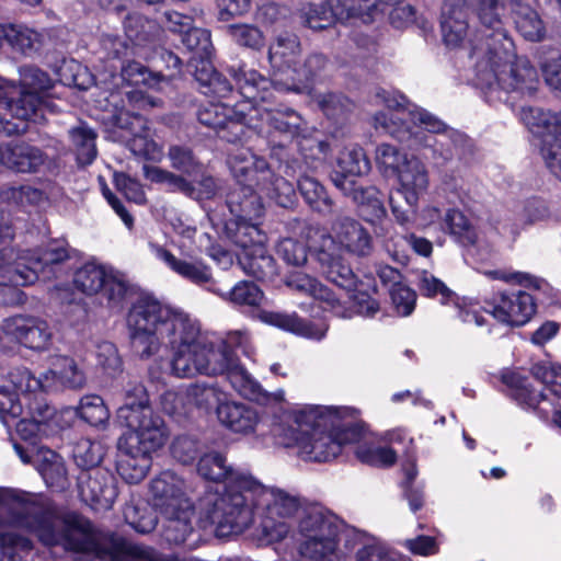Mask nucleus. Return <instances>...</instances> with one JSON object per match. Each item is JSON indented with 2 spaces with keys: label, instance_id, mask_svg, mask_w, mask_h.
<instances>
[{
  "label": "nucleus",
  "instance_id": "obj_1",
  "mask_svg": "<svg viewBox=\"0 0 561 561\" xmlns=\"http://www.w3.org/2000/svg\"><path fill=\"white\" fill-rule=\"evenodd\" d=\"M239 486L247 493V506L261 518L257 538L262 545L285 539L290 530V520L298 515L297 529L301 536L300 554L308 561H350L357 545V534L346 530L343 523L321 506L301 507L299 499L282 489L265 486L252 476H239Z\"/></svg>",
  "mask_w": 561,
  "mask_h": 561
},
{
  "label": "nucleus",
  "instance_id": "obj_2",
  "mask_svg": "<svg viewBox=\"0 0 561 561\" xmlns=\"http://www.w3.org/2000/svg\"><path fill=\"white\" fill-rule=\"evenodd\" d=\"M228 164L237 184L226 199L231 217L222 219V224L233 231L232 241L241 249L238 255L240 267L257 279H272L277 275V266L266 250L267 237L259 228L264 205L253 186L282 207L294 203L295 188L284 178L275 176L267 162L249 148L236 149L229 154Z\"/></svg>",
  "mask_w": 561,
  "mask_h": 561
},
{
  "label": "nucleus",
  "instance_id": "obj_3",
  "mask_svg": "<svg viewBox=\"0 0 561 561\" xmlns=\"http://www.w3.org/2000/svg\"><path fill=\"white\" fill-rule=\"evenodd\" d=\"M0 506L8 510L10 525L34 534L47 547L94 553L103 561H171V554H161L113 534L96 533L81 515H57L50 503L38 494L0 488Z\"/></svg>",
  "mask_w": 561,
  "mask_h": 561
},
{
  "label": "nucleus",
  "instance_id": "obj_4",
  "mask_svg": "<svg viewBox=\"0 0 561 561\" xmlns=\"http://www.w3.org/2000/svg\"><path fill=\"white\" fill-rule=\"evenodd\" d=\"M127 324L134 352L149 358L162 345L172 350L170 373L176 378L217 376L222 366L211 343L202 336L199 322L188 313L162 305L150 296L140 297L131 307Z\"/></svg>",
  "mask_w": 561,
  "mask_h": 561
},
{
  "label": "nucleus",
  "instance_id": "obj_5",
  "mask_svg": "<svg viewBox=\"0 0 561 561\" xmlns=\"http://www.w3.org/2000/svg\"><path fill=\"white\" fill-rule=\"evenodd\" d=\"M342 412L316 404H296L285 411L272 427L276 444L296 448L306 461L325 462L334 459L347 445Z\"/></svg>",
  "mask_w": 561,
  "mask_h": 561
},
{
  "label": "nucleus",
  "instance_id": "obj_6",
  "mask_svg": "<svg viewBox=\"0 0 561 561\" xmlns=\"http://www.w3.org/2000/svg\"><path fill=\"white\" fill-rule=\"evenodd\" d=\"M117 420L128 428L118 442L122 457L117 472L127 483L136 484L146 478L152 465V454L164 446L169 432L164 421L149 405L141 385L126 390Z\"/></svg>",
  "mask_w": 561,
  "mask_h": 561
},
{
  "label": "nucleus",
  "instance_id": "obj_7",
  "mask_svg": "<svg viewBox=\"0 0 561 561\" xmlns=\"http://www.w3.org/2000/svg\"><path fill=\"white\" fill-rule=\"evenodd\" d=\"M374 102L386 108L373 116V125L377 130L401 141L410 140L415 146L431 148L434 159H442L444 162L453 159L455 149L451 142L458 135L438 117L410 104L405 96L398 92L379 90Z\"/></svg>",
  "mask_w": 561,
  "mask_h": 561
},
{
  "label": "nucleus",
  "instance_id": "obj_8",
  "mask_svg": "<svg viewBox=\"0 0 561 561\" xmlns=\"http://www.w3.org/2000/svg\"><path fill=\"white\" fill-rule=\"evenodd\" d=\"M469 57L474 72L473 83L490 96L500 99L501 92L513 91L531 93L537 88V70L526 57L517 56L511 37L474 45Z\"/></svg>",
  "mask_w": 561,
  "mask_h": 561
},
{
  "label": "nucleus",
  "instance_id": "obj_9",
  "mask_svg": "<svg viewBox=\"0 0 561 561\" xmlns=\"http://www.w3.org/2000/svg\"><path fill=\"white\" fill-rule=\"evenodd\" d=\"M198 473L210 481H225V488L219 494H207L201 502L205 516L199 522L203 527L207 524L216 526L218 536H228L240 531L250 520L251 511L247 506V493L239 486V476H251L241 470H234L227 465L224 455L217 451L205 454L197 465Z\"/></svg>",
  "mask_w": 561,
  "mask_h": 561
},
{
  "label": "nucleus",
  "instance_id": "obj_10",
  "mask_svg": "<svg viewBox=\"0 0 561 561\" xmlns=\"http://www.w3.org/2000/svg\"><path fill=\"white\" fill-rule=\"evenodd\" d=\"M229 75L233 79L238 93L249 100L247 126L261 135L272 136L279 134L291 139L305 130V121L294 110L287 107L267 108L260 105L259 101L265 102L274 98L275 82L260 75L256 70L244 69L243 67L230 68Z\"/></svg>",
  "mask_w": 561,
  "mask_h": 561
},
{
  "label": "nucleus",
  "instance_id": "obj_11",
  "mask_svg": "<svg viewBox=\"0 0 561 561\" xmlns=\"http://www.w3.org/2000/svg\"><path fill=\"white\" fill-rule=\"evenodd\" d=\"M375 159L383 175H394L398 180L399 187L389 197L396 220L402 226L412 222L420 197L427 191L430 183L425 164L389 144L376 148Z\"/></svg>",
  "mask_w": 561,
  "mask_h": 561
},
{
  "label": "nucleus",
  "instance_id": "obj_12",
  "mask_svg": "<svg viewBox=\"0 0 561 561\" xmlns=\"http://www.w3.org/2000/svg\"><path fill=\"white\" fill-rule=\"evenodd\" d=\"M16 419V435L30 447L24 448L30 454L36 451V443L48 436L54 426L62 427L58 413H55L44 396L26 393V391H12L7 386L0 387V420L11 427Z\"/></svg>",
  "mask_w": 561,
  "mask_h": 561
},
{
  "label": "nucleus",
  "instance_id": "obj_13",
  "mask_svg": "<svg viewBox=\"0 0 561 561\" xmlns=\"http://www.w3.org/2000/svg\"><path fill=\"white\" fill-rule=\"evenodd\" d=\"M152 504L163 518L162 536L182 543L193 530L194 506L186 495L184 480L171 470L159 473L150 483Z\"/></svg>",
  "mask_w": 561,
  "mask_h": 561
},
{
  "label": "nucleus",
  "instance_id": "obj_14",
  "mask_svg": "<svg viewBox=\"0 0 561 561\" xmlns=\"http://www.w3.org/2000/svg\"><path fill=\"white\" fill-rule=\"evenodd\" d=\"M9 378L13 389L38 396L59 388L78 390L87 385L84 370L73 358L64 355L54 357L49 369L39 377L26 367H19L10 373Z\"/></svg>",
  "mask_w": 561,
  "mask_h": 561
},
{
  "label": "nucleus",
  "instance_id": "obj_15",
  "mask_svg": "<svg viewBox=\"0 0 561 561\" xmlns=\"http://www.w3.org/2000/svg\"><path fill=\"white\" fill-rule=\"evenodd\" d=\"M68 259V251L58 244L49 245L37 256L18 254L13 249L0 250V285L26 286L38 279L46 270H55Z\"/></svg>",
  "mask_w": 561,
  "mask_h": 561
},
{
  "label": "nucleus",
  "instance_id": "obj_16",
  "mask_svg": "<svg viewBox=\"0 0 561 561\" xmlns=\"http://www.w3.org/2000/svg\"><path fill=\"white\" fill-rule=\"evenodd\" d=\"M53 88V80L43 70L33 66L20 68V89L5 102L8 111L21 121L41 123L48 108L47 92Z\"/></svg>",
  "mask_w": 561,
  "mask_h": 561
},
{
  "label": "nucleus",
  "instance_id": "obj_17",
  "mask_svg": "<svg viewBox=\"0 0 561 561\" xmlns=\"http://www.w3.org/2000/svg\"><path fill=\"white\" fill-rule=\"evenodd\" d=\"M76 288L84 295L101 294L107 307L122 310L127 301L129 285L124 275L114 268L89 261L79 266L72 278Z\"/></svg>",
  "mask_w": 561,
  "mask_h": 561
},
{
  "label": "nucleus",
  "instance_id": "obj_18",
  "mask_svg": "<svg viewBox=\"0 0 561 561\" xmlns=\"http://www.w3.org/2000/svg\"><path fill=\"white\" fill-rule=\"evenodd\" d=\"M308 238L310 248L339 254L348 252L365 256L373 249L369 232L356 219L348 216H339L334 219L328 233L310 230Z\"/></svg>",
  "mask_w": 561,
  "mask_h": 561
},
{
  "label": "nucleus",
  "instance_id": "obj_19",
  "mask_svg": "<svg viewBox=\"0 0 561 561\" xmlns=\"http://www.w3.org/2000/svg\"><path fill=\"white\" fill-rule=\"evenodd\" d=\"M520 119L540 139V153L547 168L561 180V116L535 107H523Z\"/></svg>",
  "mask_w": 561,
  "mask_h": 561
},
{
  "label": "nucleus",
  "instance_id": "obj_20",
  "mask_svg": "<svg viewBox=\"0 0 561 561\" xmlns=\"http://www.w3.org/2000/svg\"><path fill=\"white\" fill-rule=\"evenodd\" d=\"M249 100L243 99L233 107L222 102H207L197 112L199 123L211 128L216 134L229 141L240 140L245 133Z\"/></svg>",
  "mask_w": 561,
  "mask_h": 561
},
{
  "label": "nucleus",
  "instance_id": "obj_21",
  "mask_svg": "<svg viewBox=\"0 0 561 561\" xmlns=\"http://www.w3.org/2000/svg\"><path fill=\"white\" fill-rule=\"evenodd\" d=\"M114 140L127 142L131 152L147 160L159 161L163 151L151 137L146 119L139 114L127 110H115L112 117Z\"/></svg>",
  "mask_w": 561,
  "mask_h": 561
},
{
  "label": "nucleus",
  "instance_id": "obj_22",
  "mask_svg": "<svg viewBox=\"0 0 561 561\" xmlns=\"http://www.w3.org/2000/svg\"><path fill=\"white\" fill-rule=\"evenodd\" d=\"M222 370L218 375H226L231 386L243 397L266 407H278L285 402V391L277 389L268 392L240 365L237 356H229L226 352L218 354Z\"/></svg>",
  "mask_w": 561,
  "mask_h": 561
},
{
  "label": "nucleus",
  "instance_id": "obj_23",
  "mask_svg": "<svg viewBox=\"0 0 561 561\" xmlns=\"http://www.w3.org/2000/svg\"><path fill=\"white\" fill-rule=\"evenodd\" d=\"M535 298L525 290L503 291L486 302L485 312L510 327H522L536 313Z\"/></svg>",
  "mask_w": 561,
  "mask_h": 561
},
{
  "label": "nucleus",
  "instance_id": "obj_24",
  "mask_svg": "<svg viewBox=\"0 0 561 561\" xmlns=\"http://www.w3.org/2000/svg\"><path fill=\"white\" fill-rule=\"evenodd\" d=\"M417 286L420 291L427 297L437 298L440 304L447 305L454 302L457 309L458 318L467 324L482 327L485 323V317L480 311L479 304L468 298H458L439 278L427 271H422L417 275Z\"/></svg>",
  "mask_w": 561,
  "mask_h": 561
},
{
  "label": "nucleus",
  "instance_id": "obj_25",
  "mask_svg": "<svg viewBox=\"0 0 561 561\" xmlns=\"http://www.w3.org/2000/svg\"><path fill=\"white\" fill-rule=\"evenodd\" d=\"M1 331L21 345L36 352L50 347L53 332L45 320L30 316H14L3 320Z\"/></svg>",
  "mask_w": 561,
  "mask_h": 561
},
{
  "label": "nucleus",
  "instance_id": "obj_26",
  "mask_svg": "<svg viewBox=\"0 0 561 561\" xmlns=\"http://www.w3.org/2000/svg\"><path fill=\"white\" fill-rule=\"evenodd\" d=\"M518 0H471L474 13L483 28L481 38L470 39V50L474 45H483L485 42H502L504 37H511L505 28L507 4L512 10Z\"/></svg>",
  "mask_w": 561,
  "mask_h": 561
},
{
  "label": "nucleus",
  "instance_id": "obj_27",
  "mask_svg": "<svg viewBox=\"0 0 561 561\" xmlns=\"http://www.w3.org/2000/svg\"><path fill=\"white\" fill-rule=\"evenodd\" d=\"M503 382L512 389V397L525 409L536 410L542 419L552 413L553 423L561 428V410H558L542 389H537L528 378L519 373H506Z\"/></svg>",
  "mask_w": 561,
  "mask_h": 561
},
{
  "label": "nucleus",
  "instance_id": "obj_28",
  "mask_svg": "<svg viewBox=\"0 0 561 561\" xmlns=\"http://www.w3.org/2000/svg\"><path fill=\"white\" fill-rule=\"evenodd\" d=\"M347 444H355V455L364 463L376 467L392 466L397 460L394 450L382 445L381 437L367 432L358 424H351L345 430Z\"/></svg>",
  "mask_w": 561,
  "mask_h": 561
},
{
  "label": "nucleus",
  "instance_id": "obj_29",
  "mask_svg": "<svg viewBox=\"0 0 561 561\" xmlns=\"http://www.w3.org/2000/svg\"><path fill=\"white\" fill-rule=\"evenodd\" d=\"M16 455L23 463L33 462L45 483L51 488L64 489L67 482V470L64 459L54 450L38 447L36 451L30 454L18 443L13 444Z\"/></svg>",
  "mask_w": 561,
  "mask_h": 561
},
{
  "label": "nucleus",
  "instance_id": "obj_30",
  "mask_svg": "<svg viewBox=\"0 0 561 561\" xmlns=\"http://www.w3.org/2000/svg\"><path fill=\"white\" fill-rule=\"evenodd\" d=\"M79 492L82 500L96 510H108L117 497L114 477L105 470L82 473L79 478Z\"/></svg>",
  "mask_w": 561,
  "mask_h": 561
},
{
  "label": "nucleus",
  "instance_id": "obj_31",
  "mask_svg": "<svg viewBox=\"0 0 561 561\" xmlns=\"http://www.w3.org/2000/svg\"><path fill=\"white\" fill-rule=\"evenodd\" d=\"M48 162V156L27 142H9L0 146V164L19 173H37Z\"/></svg>",
  "mask_w": 561,
  "mask_h": 561
},
{
  "label": "nucleus",
  "instance_id": "obj_32",
  "mask_svg": "<svg viewBox=\"0 0 561 561\" xmlns=\"http://www.w3.org/2000/svg\"><path fill=\"white\" fill-rule=\"evenodd\" d=\"M362 5L356 8L354 2L346 0H327L320 4H310L305 11L306 23L310 28L322 30L335 22L344 23L358 19Z\"/></svg>",
  "mask_w": 561,
  "mask_h": 561
},
{
  "label": "nucleus",
  "instance_id": "obj_33",
  "mask_svg": "<svg viewBox=\"0 0 561 561\" xmlns=\"http://www.w3.org/2000/svg\"><path fill=\"white\" fill-rule=\"evenodd\" d=\"M325 64L327 60L321 54H312L304 62L298 60V65L290 70L288 80L283 78L273 80L275 89L311 94L313 79L323 70Z\"/></svg>",
  "mask_w": 561,
  "mask_h": 561
},
{
  "label": "nucleus",
  "instance_id": "obj_34",
  "mask_svg": "<svg viewBox=\"0 0 561 561\" xmlns=\"http://www.w3.org/2000/svg\"><path fill=\"white\" fill-rule=\"evenodd\" d=\"M300 43L293 34H283L270 45L268 60L275 79L288 80L290 70L298 65Z\"/></svg>",
  "mask_w": 561,
  "mask_h": 561
},
{
  "label": "nucleus",
  "instance_id": "obj_35",
  "mask_svg": "<svg viewBox=\"0 0 561 561\" xmlns=\"http://www.w3.org/2000/svg\"><path fill=\"white\" fill-rule=\"evenodd\" d=\"M149 249L156 259L165 263L171 271L191 283L198 286L211 283L210 268L203 262L178 259L170 251L156 243H150Z\"/></svg>",
  "mask_w": 561,
  "mask_h": 561
},
{
  "label": "nucleus",
  "instance_id": "obj_36",
  "mask_svg": "<svg viewBox=\"0 0 561 561\" xmlns=\"http://www.w3.org/2000/svg\"><path fill=\"white\" fill-rule=\"evenodd\" d=\"M370 170V162L367 159L363 148L358 146H347L339 154L336 168L332 175V181L336 187L346 191L347 184H353L352 176L367 174Z\"/></svg>",
  "mask_w": 561,
  "mask_h": 561
},
{
  "label": "nucleus",
  "instance_id": "obj_37",
  "mask_svg": "<svg viewBox=\"0 0 561 561\" xmlns=\"http://www.w3.org/2000/svg\"><path fill=\"white\" fill-rule=\"evenodd\" d=\"M286 285L295 291L308 295L314 300H318L323 310H331L339 317H347L341 311L340 301L332 290L312 276L299 271L293 272L287 276Z\"/></svg>",
  "mask_w": 561,
  "mask_h": 561
},
{
  "label": "nucleus",
  "instance_id": "obj_38",
  "mask_svg": "<svg viewBox=\"0 0 561 561\" xmlns=\"http://www.w3.org/2000/svg\"><path fill=\"white\" fill-rule=\"evenodd\" d=\"M257 318L260 321L266 324L274 325L284 331L312 340L323 339L328 331V327L325 323L310 322L300 319L296 314L261 310L257 313Z\"/></svg>",
  "mask_w": 561,
  "mask_h": 561
},
{
  "label": "nucleus",
  "instance_id": "obj_39",
  "mask_svg": "<svg viewBox=\"0 0 561 561\" xmlns=\"http://www.w3.org/2000/svg\"><path fill=\"white\" fill-rule=\"evenodd\" d=\"M442 34L445 44L458 47L468 33L465 0H446L442 9Z\"/></svg>",
  "mask_w": 561,
  "mask_h": 561
},
{
  "label": "nucleus",
  "instance_id": "obj_40",
  "mask_svg": "<svg viewBox=\"0 0 561 561\" xmlns=\"http://www.w3.org/2000/svg\"><path fill=\"white\" fill-rule=\"evenodd\" d=\"M217 417L225 427L238 434L252 433L259 423V415L254 409L242 403L229 402L227 399L219 404Z\"/></svg>",
  "mask_w": 561,
  "mask_h": 561
},
{
  "label": "nucleus",
  "instance_id": "obj_41",
  "mask_svg": "<svg viewBox=\"0 0 561 561\" xmlns=\"http://www.w3.org/2000/svg\"><path fill=\"white\" fill-rule=\"evenodd\" d=\"M3 42H7L13 50L31 56L41 48L43 35L25 25L0 24V47Z\"/></svg>",
  "mask_w": 561,
  "mask_h": 561
},
{
  "label": "nucleus",
  "instance_id": "obj_42",
  "mask_svg": "<svg viewBox=\"0 0 561 561\" xmlns=\"http://www.w3.org/2000/svg\"><path fill=\"white\" fill-rule=\"evenodd\" d=\"M60 421L68 423L77 415L92 426H101L107 423L110 411L103 399L96 394H89L81 398L77 409L66 408L59 413Z\"/></svg>",
  "mask_w": 561,
  "mask_h": 561
},
{
  "label": "nucleus",
  "instance_id": "obj_43",
  "mask_svg": "<svg viewBox=\"0 0 561 561\" xmlns=\"http://www.w3.org/2000/svg\"><path fill=\"white\" fill-rule=\"evenodd\" d=\"M530 0L515 2L513 13L517 31L531 42H539L545 36V24L538 13L529 7Z\"/></svg>",
  "mask_w": 561,
  "mask_h": 561
},
{
  "label": "nucleus",
  "instance_id": "obj_44",
  "mask_svg": "<svg viewBox=\"0 0 561 561\" xmlns=\"http://www.w3.org/2000/svg\"><path fill=\"white\" fill-rule=\"evenodd\" d=\"M319 262L324 267L328 279L336 286L351 290L356 287V276L341 260V254L317 250Z\"/></svg>",
  "mask_w": 561,
  "mask_h": 561
},
{
  "label": "nucleus",
  "instance_id": "obj_45",
  "mask_svg": "<svg viewBox=\"0 0 561 561\" xmlns=\"http://www.w3.org/2000/svg\"><path fill=\"white\" fill-rule=\"evenodd\" d=\"M444 230L460 245L474 247L478 232L470 219L458 209H449L444 217Z\"/></svg>",
  "mask_w": 561,
  "mask_h": 561
},
{
  "label": "nucleus",
  "instance_id": "obj_46",
  "mask_svg": "<svg viewBox=\"0 0 561 561\" xmlns=\"http://www.w3.org/2000/svg\"><path fill=\"white\" fill-rule=\"evenodd\" d=\"M195 79L205 89V95L214 94L219 98H226L232 93V87L229 80L218 73L209 60H201L193 65Z\"/></svg>",
  "mask_w": 561,
  "mask_h": 561
},
{
  "label": "nucleus",
  "instance_id": "obj_47",
  "mask_svg": "<svg viewBox=\"0 0 561 561\" xmlns=\"http://www.w3.org/2000/svg\"><path fill=\"white\" fill-rule=\"evenodd\" d=\"M191 412L199 410L209 412L213 408L218 409L226 400V393L216 383L195 382L187 386Z\"/></svg>",
  "mask_w": 561,
  "mask_h": 561
},
{
  "label": "nucleus",
  "instance_id": "obj_48",
  "mask_svg": "<svg viewBox=\"0 0 561 561\" xmlns=\"http://www.w3.org/2000/svg\"><path fill=\"white\" fill-rule=\"evenodd\" d=\"M71 142L81 165L91 164L96 157V134L85 124H80L69 130Z\"/></svg>",
  "mask_w": 561,
  "mask_h": 561
},
{
  "label": "nucleus",
  "instance_id": "obj_49",
  "mask_svg": "<svg viewBox=\"0 0 561 561\" xmlns=\"http://www.w3.org/2000/svg\"><path fill=\"white\" fill-rule=\"evenodd\" d=\"M121 78L131 85H147L158 90H162L169 84V80L165 77L149 71L137 61L122 65Z\"/></svg>",
  "mask_w": 561,
  "mask_h": 561
},
{
  "label": "nucleus",
  "instance_id": "obj_50",
  "mask_svg": "<svg viewBox=\"0 0 561 561\" xmlns=\"http://www.w3.org/2000/svg\"><path fill=\"white\" fill-rule=\"evenodd\" d=\"M0 197L3 202L22 208L39 206L46 202V194L31 185L7 186L2 188Z\"/></svg>",
  "mask_w": 561,
  "mask_h": 561
},
{
  "label": "nucleus",
  "instance_id": "obj_51",
  "mask_svg": "<svg viewBox=\"0 0 561 561\" xmlns=\"http://www.w3.org/2000/svg\"><path fill=\"white\" fill-rule=\"evenodd\" d=\"M298 188L305 201L319 213H329L332 207V201L328 196L324 187L311 176H302L298 181Z\"/></svg>",
  "mask_w": 561,
  "mask_h": 561
},
{
  "label": "nucleus",
  "instance_id": "obj_52",
  "mask_svg": "<svg viewBox=\"0 0 561 561\" xmlns=\"http://www.w3.org/2000/svg\"><path fill=\"white\" fill-rule=\"evenodd\" d=\"M345 195L352 197V199L363 208L370 210L373 218H380L385 215V208L380 198V192L375 186H358L347 184L346 191H343Z\"/></svg>",
  "mask_w": 561,
  "mask_h": 561
},
{
  "label": "nucleus",
  "instance_id": "obj_53",
  "mask_svg": "<svg viewBox=\"0 0 561 561\" xmlns=\"http://www.w3.org/2000/svg\"><path fill=\"white\" fill-rule=\"evenodd\" d=\"M182 43L195 54L191 66L201 60H208L211 53L210 33L207 30L193 27L192 25L182 34Z\"/></svg>",
  "mask_w": 561,
  "mask_h": 561
},
{
  "label": "nucleus",
  "instance_id": "obj_54",
  "mask_svg": "<svg viewBox=\"0 0 561 561\" xmlns=\"http://www.w3.org/2000/svg\"><path fill=\"white\" fill-rule=\"evenodd\" d=\"M124 30L127 39L136 47L149 42L157 30L154 22L145 19L139 14H130L124 22Z\"/></svg>",
  "mask_w": 561,
  "mask_h": 561
},
{
  "label": "nucleus",
  "instance_id": "obj_55",
  "mask_svg": "<svg viewBox=\"0 0 561 561\" xmlns=\"http://www.w3.org/2000/svg\"><path fill=\"white\" fill-rule=\"evenodd\" d=\"M124 30L127 39L136 47L149 42L157 30L154 22L145 19L139 14H130L124 22Z\"/></svg>",
  "mask_w": 561,
  "mask_h": 561
},
{
  "label": "nucleus",
  "instance_id": "obj_56",
  "mask_svg": "<svg viewBox=\"0 0 561 561\" xmlns=\"http://www.w3.org/2000/svg\"><path fill=\"white\" fill-rule=\"evenodd\" d=\"M227 32L232 41L242 47L253 50H260L265 44V37L262 31L251 24H231Z\"/></svg>",
  "mask_w": 561,
  "mask_h": 561
},
{
  "label": "nucleus",
  "instance_id": "obj_57",
  "mask_svg": "<svg viewBox=\"0 0 561 561\" xmlns=\"http://www.w3.org/2000/svg\"><path fill=\"white\" fill-rule=\"evenodd\" d=\"M32 549V542L14 533L0 535V561H23V553Z\"/></svg>",
  "mask_w": 561,
  "mask_h": 561
},
{
  "label": "nucleus",
  "instance_id": "obj_58",
  "mask_svg": "<svg viewBox=\"0 0 561 561\" xmlns=\"http://www.w3.org/2000/svg\"><path fill=\"white\" fill-rule=\"evenodd\" d=\"M102 457V445L89 438L80 439L73 447V459L78 467L82 469L96 467L101 462Z\"/></svg>",
  "mask_w": 561,
  "mask_h": 561
},
{
  "label": "nucleus",
  "instance_id": "obj_59",
  "mask_svg": "<svg viewBox=\"0 0 561 561\" xmlns=\"http://www.w3.org/2000/svg\"><path fill=\"white\" fill-rule=\"evenodd\" d=\"M224 299H228L239 306H259L264 296L262 290L251 282H239L234 287L222 295Z\"/></svg>",
  "mask_w": 561,
  "mask_h": 561
},
{
  "label": "nucleus",
  "instance_id": "obj_60",
  "mask_svg": "<svg viewBox=\"0 0 561 561\" xmlns=\"http://www.w3.org/2000/svg\"><path fill=\"white\" fill-rule=\"evenodd\" d=\"M195 176L193 181L185 180V185L182 186L181 192L195 199H209L217 191V184L211 176L205 175L203 167L199 173H193Z\"/></svg>",
  "mask_w": 561,
  "mask_h": 561
},
{
  "label": "nucleus",
  "instance_id": "obj_61",
  "mask_svg": "<svg viewBox=\"0 0 561 561\" xmlns=\"http://www.w3.org/2000/svg\"><path fill=\"white\" fill-rule=\"evenodd\" d=\"M479 272L492 280H502L504 283L518 284L535 289H540L543 283L541 279L523 272H512L502 268L479 270Z\"/></svg>",
  "mask_w": 561,
  "mask_h": 561
},
{
  "label": "nucleus",
  "instance_id": "obj_62",
  "mask_svg": "<svg viewBox=\"0 0 561 561\" xmlns=\"http://www.w3.org/2000/svg\"><path fill=\"white\" fill-rule=\"evenodd\" d=\"M389 294L398 316L408 317L413 312L416 304V293L413 289L402 283L389 288Z\"/></svg>",
  "mask_w": 561,
  "mask_h": 561
},
{
  "label": "nucleus",
  "instance_id": "obj_63",
  "mask_svg": "<svg viewBox=\"0 0 561 561\" xmlns=\"http://www.w3.org/2000/svg\"><path fill=\"white\" fill-rule=\"evenodd\" d=\"M161 408L170 415H186L191 413L187 386L178 390L165 391L161 396Z\"/></svg>",
  "mask_w": 561,
  "mask_h": 561
},
{
  "label": "nucleus",
  "instance_id": "obj_64",
  "mask_svg": "<svg viewBox=\"0 0 561 561\" xmlns=\"http://www.w3.org/2000/svg\"><path fill=\"white\" fill-rule=\"evenodd\" d=\"M357 561H402L386 543L374 540L357 551Z\"/></svg>",
  "mask_w": 561,
  "mask_h": 561
}]
</instances>
